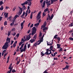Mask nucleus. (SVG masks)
Here are the masks:
<instances>
[{"mask_svg": "<svg viewBox=\"0 0 73 73\" xmlns=\"http://www.w3.org/2000/svg\"><path fill=\"white\" fill-rule=\"evenodd\" d=\"M56 54H57V52H55L54 53V55L55 56Z\"/></svg>", "mask_w": 73, "mask_h": 73, "instance_id": "nucleus-61", "label": "nucleus"}, {"mask_svg": "<svg viewBox=\"0 0 73 73\" xmlns=\"http://www.w3.org/2000/svg\"><path fill=\"white\" fill-rule=\"evenodd\" d=\"M25 50H24V49H21V53L22 52H25Z\"/></svg>", "mask_w": 73, "mask_h": 73, "instance_id": "nucleus-31", "label": "nucleus"}, {"mask_svg": "<svg viewBox=\"0 0 73 73\" xmlns=\"http://www.w3.org/2000/svg\"><path fill=\"white\" fill-rule=\"evenodd\" d=\"M30 38H31V36L28 37H27V40H29Z\"/></svg>", "mask_w": 73, "mask_h": 73, "instance_id": "nucleus-40", "label": "nucleus"}, {"mask_svg": "<svg viewBox=\"0 0 73 73\" xmlns=\"http://www.w3.org/2000/svg\"><path fill=\"white\" fill-rule=\"evenodd\" d=\"M42 33H41V32L40 33V34H39V39L40 40H38V41L37 42V43L38 44H40L41 42H42L43 41V36H42L41 37V36H42Z\"/></svg>", "mask_w": 73, "mask_h": 73, "instance_id": "nucleus-2", "label": "nucleus"}, {"mask_svg": "<svg viewBox=\"0 0 73 73\" xmlns=\"http://www.w3.org/2000/svg\"><path fill=\"white\" fill-rule=\"evenodd\" d=\"M22 9H23V11H24L25 9H27V8L25 5H23L22 8Z\"/></svg>", "mask_w": 73, "mask_h": 73, "instance_id": "nucleus-16", "label": "nucleus"}, {"mask_svg": "<svg viewBox=\"0 0 73 73\" xmlns=\"http://www.w3.org/2000/svg\"><path fill=\"white\" fill-rule=\"evenodd\" d=\"M3 18V17H0V21H1L2 19Z\"/></svg>", "mask_w": 73, "mask_h": 73, "instance_id": "nucleus-56", "label": "nucleus"}, {"mask_svg": "<svg viewBox=\"0 0 73 73\" xmlns=\"http://www.w3.org/2000/svg\"><path fill=\"white\" fill-rule=\"evenodd\" d=\"M19 8L20 9L18 12V15H20L22 14V13L23 12V10L22 9V8L21 7H19Z\"/></svg>", "mask_w": 73, "mask_h": 73, "instance_id": "nucleus-7", "label": "nucleus"}, {"mask_svg": "<svg viewBox=\"0 0 73 73\" xmlns=\"http://www.w3.org/2000/svg\"><path fill=\"white\" fill-rule=\"evenodd\" d=\"M62 50H63L62 48H60V49L59 51L60 52V51H62Z\"/></svg>", "mask_w": 73, "mask_h": 73, "instance_id": "nucleus-51", "label": "nucleus"}, {"mask_svg": "<svg viewBox=\"0 0 73 73\" xmlns=\"http://www.w3.org/2000/svg\"><path fill=\"white\" fill-rule=\"evenodd\" d=\"M3 4V2L2 1H0V6L2 5Z\"/></svg>", "mask_w": 73, "mask_h": 73, "instance_id": "nucleus-34", "label": "nucleus"}, {"mask_svg": "<svg viewBox=\"0 0 73 73\" xmlns=\"http://www.w3.org/2000/svg\"><path fill=\"white\" fill-rule=\"evenodd\" d=\"M7 21H5L4 23V25H7Z\"/></svg>", "mask_w": 73, "mask_h": 73, "instance_id": "nucleus-37", "label": "nucleus"}, {"mask_svg": "<svg viewBox=\"0 0 73 73\" xmlns=\"http://www.w3.org/2000/svg\"><path fill=\"white\" fill-rule=\"evenodd\" d=\"M8 13H4V15L5 16V18H7L8 17Z\"/></svg>", "mask_w": 73, "mask_h": 73, "instance_id": "nucleus-18", "label": "nucleus"}, {"mask_svg": "<svg viewBox=\"0 0 73 73\" xmlns=\"http://www.w3.org/2000/svg\"><path fill=\"white\" fill-rule=\"evenodd\" d=\"M39 44H38L37 43V42L36 43H35V44H33V46H36L37 45H39Z\"/></svg>", "mask_w": 73, "mask_h": 73, "instance_id": "nucleus-26", "label": "nucleus"}, {"mask_svg": "<svg viewBox=\"0 0 73 73\" xmlns=\"http://www.w3.org/2000/svg\"><path fill=\"white\" fill-rule=\"evenodd\" d=\"M48 16L47 18V20H48L49 19L50 20V16L49 15V14H48Z\"/></svg>", "mask_w": 73, "mask_h": 73, "instance_id": "nucleus-27", "label": "nucleus"}, {"mask_svg": "<svg viewBox=\"0 0 73 73\" xmlns=\"http://www.w3.org/2000/svg\"><path fill=\"white\" fill-rule=\"evenodd\" d=\"M28 1V5L29 6H31L32 4L31 2L32 1V0H27Z\"/></svg>", "mask_w": 73, "mask_h": 73, "instance_id": "nucleus-10", "label": "nucleus"}, {"mask_svg": "<svg viewBox=\"0 0 73 73\" xmlns=\"http://www.w3.org/2000/svg\"><path fill=\"white\" fill-rule=\"evenodd\" d=\"M46 4L47 5V7H48L49 6L51 5V3H49L48 1H46Z\"/></svg>", "mask_w": 73, "mask_h": 73, "instance_id": "nucleus-13", "label": "nucleus"}, {"mask_svg": "<svg viewBox=\"0 0 73 73\" xmlns=\"http://www.w3.org/2000/svg\"><path fill=\"white\" fill-rule=\"evenodd\" d=\"M37 34H35L34 36H33V38H35V39H31L30 40V42H31V43H33L35 41V39L36 38Z\"/></svg>", "mask_w": 73, "mask_h": 73, "instance_id": "nucleus-6", "label": "nucleus"}, {"mask_svg": "<svg viewBox=\"0 0 73 73\" xmlns=\"http://www.w3.org/2000/svg\"><path fill=\"white\" fill-rule=\"evenodd\" d=\"M45 4H46V1H43V5H45Z\"/></svg>", "mask_w": 73, "mask_h": 73, "instance_id": "nucleus-52", "label": "nucleus"}, {"mask_svg": "<svg viewBox=\"0 0 73 73\" xmlns=\"http://www.w3.org/2000/svg\"><path fill=\"white\" fill-rule=\"evenodd\" d=\"M24 44H22V45L21 46V47H20L19 48L20 50H21L22 49V48H23V46H24Z\"/></svg>", "mask_w": 73, "mask_h": 73, "instance_id": "nucleus-24", "label": "nucleus"}, {"mask_svg": "<svg viewBox=\"0 0 73 73\" xmlns=\"http://www.w3.org/2000/svg\"><path fill=\"white\" fill-rule=\"evenodd\" d=\"M45 54H45H44L42 52L41 53V55H42L41 57L44 56Z\"/></svg>", "mask_w": 73, "mask_h": 73, "instance_id": "nucleus-38", "label": "nucleus"}, {"mask_svg": "<svg viewBox=\"0 0 73 73\" xmlns=\"http://www.w3.org/2000/svg\"><path fill=\"white\" fill-rule=\"evenodd\" d=\"M26 49H27V45L26 44H25L24 46V49H24V50H25Z\"/></svg>", "mask_w": 73, "mask_h": 73, "instance_id": "nucleus-33", "label": "nucleus"}, {"mask_svg": "<svg viewBox=\"0 0 73 73\" xmlns=\"http://www.w3.org/2000/svg\"><path fill=\"white\" fill-rule=\"evenodd\" d=\"M7 54H8V53H5L4 55V57L5 58L6 57V56H7Z\"/></svg>", "mask_w": 73, "mask_h": 73, "instance_id": "nucleus-48", "label": "nucleus"}, {"mask_svg": "<svg viewBox=\"0 0 73 73\" xmlns=\"http://www.w3.org/2000/svg\"><path fill=\"white\" fill-rule=\"evenodd\" d=\"M6 50H3V52H3L4 53H5L6 52Z\"/></svg>", "mask_w": 73, "mask_h": 73, "instance_id": "nucleus-57", "label": "nucleus"}, {"mask_svg": "<svg viewBox=\"0 0 73 73\" xmlns=\"http://www.w3.org/2000/svg\"><path fill=\"white\" fill-rule=\"evenodd\" d=\"M31 47V44H28V48H30Z\"/></svg>", "mask_w": 73, "mask_h": 73, "instance_id": "nucleus-44", "label": "nucleus"}, {"mask_svg": "<svg viewBox=\"0 0 73 73\" xmlns=\"http://www.w3.org/2000/svg\"><path fill=\"white\" fill-rule=\"evenodd\" d=\"M16 72V71L15 70V69H13L12 71V73H15V72Z\"/></svg>", "mask_w": 73, "mask_h": 73, "instance_id": "nucleus-36", "label": "nucleus"}, {"mask_svg": "<svg viewBox=\"0 0 73 73\" xmlns=\"http://www.w3.org/2000/svg\"><path fill=\"white\" fill-rule=\"evenodd\" d=\"M25 11H23V15H21V17H24V16L25 15Z\"/></svg>", "mask_w": 73, "mask_h": 73, "instance_id": "nucleus-21", "label": "nucleus"}, {"mask_svg": "<svg viewBox=\"0 0 73 73\" xmlns=\"http://www.w3.org/2000/svg\"><path fill=\"white\" fill-rule=\"evenodd\" d=\"M69 39L70 40L73 41V38H72V37H70Z\"/></svg>", "mask_w": 73, "mask_h": 73, "instance_id": "nucleus-43", "label": "nucleus"}, {"mask_svg": "<svg viewBox=\"0 0 73 73\" xmlns=\"http://www.w3.org/2000/svg\"><path fill=\"white\" fill-rule=\"evenodd\" d=\"M7 41H8V43H9L10 42V38H7Z\"/></svg>", "mask_w": 73, "mask_h": 73, "instance_id": "nucleus-20", "label": "nucleus"}, {"mask_svg": "<svg viewBox=\"0 0 73 73\" xmlns=\"http://www.w3.org/2000/svg\"><path fill=\"white\" fill-rule=\"evenodd\" d=\"M57 39L58 40V43H59L61 40V38L59 37H58L57 38Z\"/></svg>", "mask_w": 73, "mask_h": 73, "instance_id": "nucleus-22", "label": "nucleus"}, {"mask_svg": "<svg viewBox=\"0 0 73 73\" xmlns=\"http://www.w3.org/2000/svg\"><path fill=\"white\" fill-rule=\"evenodd\" d=\"M57 48H61V47H60V46L61 45V44H57Z\"/></svg>", "mask_w": 73, "mask_h": 73, "instance_id": "nucleus-17", "label": "nucleus"}, {"mask_svg": "<svg viewBox=\"0 0 73 73\" xmlns=\"http://www.w3.org/2000/svg\"><path fill=\"white\" fill-rule=\"evenodd\" d=\"M53 41H52V42H51V41H50V42H48V43L49 44H48V41H47V45H48V46H50V45H52V43H53V42H52Z\"/></svg>", "mask_w": 73, "mask_h": 73, "instance_id": "nucleus-12", "label": "nucleus"}, {"mask_svg": "<svg viewBox=\"0 0 73 73\" xmlns=\"http://www.w3.org/2000/svg\"><path fill=\"white\" fill-rule=\"evenodd\" d=\"M58 36V35H56L54 36V39L57 38Z\"/></svg>", "mask_w": 73, "mask_h": 73, "instance_id": "nucleus-35", "label": "nucleus"}, {"mask_svg": "<svg viewBox=\"0 0 73 73\" xmlns=\"http://www.w3.org/2000/svg\"><path fill=\"white\" fill-rule=\"evenodd\" d=\"M3 5H2L1 6V7L0 8V10L1 11L3 10Z\"/></svg>", "mask_w": 73, "mask_h": 73, "instance_id": "nucleus-30", "label": "nucleus"}, {"mask_svg": "<svg viewBox=\"0 0 73 73\" xmlns=\"http://www.w3.org/2000/svg\"><path fill=\"white\" fill-rule=\"evenodd\" d=\"M48 10H49L48 9V8H47L45 9L44 10V12H46L48 11Z\"/></svg>", "mask_w": 73, "mask_h": 73, "instance_id": "nucleus-32", "label": "nucleus"}, {"mask_svg": "<svg viewBox=\"0 0 73 73\" xmlns=\"http://www.w3.org/2000/svg\"><path fill=\"white\" fill-rule=\"evenodd\" d=\"M30 31H31V30H29L28 31V32H27L28 33V34L29 33H30Z\"/></svg>", "mask_w": 73, "mask_h": 73, "instance_id": "nucleus-63", "label": "nucleus"}, {"mask_svg": "<svg viewBox=\"0 0 73 73\" xmlns=\"http://www.w3.org/2000/svg\"><path fill=\"white\" fill-rule=\"evenodd\" d=\"M53 46H51L50 47V50H49V48H48L46 49V52H45V54L46 55H48L50 54H51V50H52L53 48Z\"/></svg>", "mask_w": 73, "mask_h": 73, "instance_id": "nucleus-1", "label": "nucleus"}, {"mask_svg": "<svg viewBox=\"0 0 73 73\" xmlns=\"http://www.w3.org/2000/svg\"><path fill=\"white\" fill-rule=\"evenodd\" d=\"M33 27V24H32V25H31L30 26V28H32V27Z\"/></svg>", "mask_w": 73, "mask_h": 73, "instance_id": "nucleus-50", "label": "nucleus"}, {"mask_svg": "<svg viewBox=\"0 0 73 73\" xmlns=\"http://www.w3.org/2000/svg\"><path fill=\"white\" fill-rule=\"evenodd\" d=\"M46 24V21H45L44 22L43 25H42L41 27V28H40V29H42L43 28V31L44 32H45L46 31V30H47L48 29V27H45Z\"/></svg>", "mask_w": 73, "mask_h": 73, "instance_id": "nucleus-3", "label": "nucleus"}, {"mask_svg": "<svg viewBox=\"0 0 73 73\" xmlns=\"http://www.w3.org/2000/svg\"><path fill=\"white\" fill-rule=\"evenodd\" d=\"M25 41V40H24V39L23 38H22V39H21V42H24Z\"/></svg>", "mask_w": 73, "mask_h": 73, "instance_id": "nucleus-53", "label": "nucleus"}, {"mask_svg": "<svg viewBox=\"0 0 73 73\" xmlns=\"http://www.w3.org/2000/svg\"><path fill=\"white\" fill-rule=\"evenodd\" d=\"M12 64L11 63V65H10V66H9V69H10V68H11V67H12Z\"/></svg>", "mask_w": 73, "mask_h": 73, "instance_id": "nucleus-41", "label": "nucleus"}, {"mask_svg": "<svg viewBox=\"0 0 73 73\" xmlns=\"http://www.w3.org/2000/svg\"><path fill=\"white\" fill-rule=\"evenodd\" d=\"M51 1V4H52L54 2L58 1V0H50Z\"/></svg>", "mask_w": 73, "mask_h": 73, "instance_id": "nucleus-15", "label": "nucleus"}, {"mask_svg": "<svg viewBox=\"0 0 73 73\" xmlns=\"http://www.w3.org/2000/svg\"><path fill=\"white\" fill-rule=\"evenodd\" d=\"M9 44L7 42H6L3 46L2 47V48L3 49H6L9 47Z\"/></svg>", "mask_w": 73, "mask_h": 73, "instance_id": "nucleus-4", "label": "nucleus"}, {"mask_svg": "<svg viewBox=\"0 0 73 73\" xmlns=\"http://www.w3.org/2000/svg\"><path fill=\"white\" fill-rule=\"evenodd\" d=\"M53 17H50V20H52V19H53Z\"/></svg>", "mask_w": 73, "mask_h": 73, "instance_id": "nucleus-64", "label": "nucleus"}, {"mask_svg": "<svg viewBox=\"0 0 73 73\" xmlns=\"http://www.w3.org/2000/svg\"><path fill=\"white\" fill-rule=\"evenodd\" d=\"M37 29L35 27H33V31L31 33V35H33L36 33Z\"/></svg>", "mask_w": 73, "mask_h": 73, "instance_id": "nucleus-5", "label": "nucleus"}, {"mask_svg": "<svg viewBox=\"0 0 73 73\" xmlns=\"http://www.w3.org/2000/svg\"><path fill=\"white\" fill-rule=\"evenodd\" d=\"M45 5H44L43 4V5H42V8H44L45 7Z\"/></svg>", "mask_w": 73, "mask_h": 73, "instance_id": "nucleus-62", "label": "nucleus"}, {"mask_svg": "<svg viewBox=\"0 0 73 73\" xmlns=\"http://www.w3.org/2000/svg\"><path fill=\"white\" fill-rule=\"evenodd\" d=\"M3 27H1V31H2L3 30Z\"/></svg>", "mask_w": 73, "mask_h": 73, "instance_id": "nucleus-54", "label": "nucleus"}, {"mask_svg": "<svg viewBox=\"0 0 73 73\" xmlns=\"http://www.w3.org/2000/svg\"><path fill=\"white\" fill-rule=\"evenodd\" d=\"M11 32V31H9L8 33V36H9L10 35Z\"/></svg>", "mask_w": 73, "mask_h": 73, "instance_id": "nucleus-45", "label": "nucleus"}, {"mask_svg": "<svg viewBox=\"0 0 73 73\" xmlns=\"http://www.w3.org/2000/svg\"><path fill=\"white\" fill-rule=\"evenodd\" d=\"M15 30V28H13V29H12L11 30V31H13Z\"/></svg>", "mask_w": 73, "mask_h": 73, "instance_id": "nucleus-55", "label": "nucleus"}, {"mask_svg": "<svg viewBox=\"0 0 73 73\" xmlns=\"http://www.w3.org/2000/svg\"><path fill=\"white\" fill-rule=\"evenodd\" d=\"M69 65L68 66V65H66V67L62 68V69L63 70H64L66 69V70H68L69 69Z\"/></svg>", "mask_w": 73, "mask_h": 73, "instance_id": "nucleus-9", "label": "nucleus"}, {"mask_svg": "<svg viewBox=\"0 0 73 73\" xmlns=\"http://www.w3.org/2000/svg\"><path fill=\"white\" fill-rule=\"evenodd\" d=\"M13 47L14 48H15L16 46V44H14L13 45Z\"/></svg>", "mask_w": 73, "mask_h": 73, "instance_id": "nucleus-59", "label": "nucleus"}, {"mask_svg": "<svg viewBox=\"0 0 73 73\" xmlns=\"http://www.w3.org/2000/svg\"><path fill=\"white\" fill-rule=\"evenodd\" d=\"M14 42V41L13 40H12V41H11V45H12V44H13V42Z\"/></svg>", "mask_w": 73, "mask_h": 73, "instance_id": "nucleus-58", "label": "nucleus"}, {"mask_svg": "<svg viewBox=\"0 0 73 73\" xmlns=\"http://www.w3.org/2000/svg\"><path fill=\"white\" fill-rule=\"evenodd\" d=\"M11 25L12 26L13 25H14V23L12 22L11 23Z\"/></svg>", "mask_w": 73, "mask_h": 73, "instance_id": "nucleus-49", "label": "nucleus"}, {"mask_svg": "<svg viewBox=\"0 0 73 73\" xmlns=\"http://www.w3.org/2000/svg\"><path fill=\"white\" fill-rule=\"evenodd\" d=\"M23 23H22L21 24V29H23Z\"/></svg>", "mask_w": 73, "mask_h": 73, "instance_id": "nucleus-28", "label": "nucleus"}, {"mask_svg": "<svg viewBox=\"0 0 73 73\" xmlns=\"http://www.w3.org/2000/svg\"><path fill=\"white\" fill-rule=\"evenodd\" d=\"M41 11L39 12L38 14V15H37L36 17V18L38 20L39 19H40L41 18L40 15H41Z\"/></svg>", "mask_w": 73, "mask_h": 73, "instance_id": "nucleus-8", "label": "nucleus"}, {"mask_svg": "<svg viewBox=\"0 0 73 73\" xmlns=\"http://www.w3.org/2000/svg\"><path fill=\"white\" fill-rule=\"evenodd\" d=\"M28 3V2L27 1H26L24 3L21 4V5L22 6H23V5H27Z\"/></svg>", "mask_w": 73, "mask_h": 73, "instance_id": "nucleus-14", "label": "nucleus"}, {"mask_svg": "<svg viewBox=\"0 0 73 73\" xmlns=\"http://www.w3.org/2000/svg\"><path fill=\"white\" fill-rule=\"evenodd\" d=\"M16 7L14 8L13 9H12L13 11H15V10H16Z\"/></svg>", "mask_w": 73, "mask_h": 73, "instance_id": "nucleus-47", "label": "nucleus"}, {"mask_svg": "<svg viewBox=\"0 0 73 73\" xmlns=\"http://www.w3.org/2000/svg\"><path fill=\"white\" fill-rule=\"evenodd\" d=\"M20 60H19L17 62V65H18L20 63Z\"/></svg>", "mask_w": 73, "mask_h": 73, "instance_id": "nucleus-46", "label": "nucleus"}, {"mask_svg": "<svg viewBox=\"0 0 73 73\" xmlns=\"http://www.w3.org/2000/svg\"><path fill=\"white\" fill-rule=\"evenodd\" d=\"M33 17V14L32 12L31 13V15H30V19H32V17Z\"/></svg>", "mask_w": 73, "mask_h": 73, "instance_id": "nucleus-25", "label": "nucleus"}, {"mask_svg": "<svg viewBox=\"0 0 73 73\" xmlns=\"http://www.w3.org/2000/svg\"><path fill=\"white\" fill-rule=\"evenodd\" d=\"M46 15V14H45L44 12L43 13L42 16H43V17Z\"/></svg>", "mask_w": 73, "mask_h": 73, "instance_id": "nucleus-39", "label": "nucleus"}, {"mask_svg": "<svg viewBox=\"0 0 73 73\" xmlns=\"http://www.w3.org/2000/svg\"><path fill=\"white\" fill-rule=\"evenodd\" d=\"M13 66H12L9 69H10V70L8 71L7 72V73H11L13 70Z\"/></svg>", "mask_w": 73, "mask_h": 73, "instance_id": "nucleus-11", "label": "nucleus"}, {"mask_svg": "<svg viewBox=\"0 0 73 73\" xmlns=\"http://www.w3.org/2000/svg\"><path fill=\"white\" fill-rule=\"evenodd\" d=\"M19 17V16L18 15H16L14 18V20H16L17 17Z\"/></svg>", "mask_w": 73, "mask_h": 73, "instance_id": "nucleus-19", "label": "nucleus"}, {"mask_svg": "<svg viewBox=\"0 0 73 73\" xmlns=\"http://www.w3.org/2000/svg\"><path fill=\"white\" fill-rule=\"evenodd\" d=\"M17 41H16L14 43V44H16H16H17Z\"/></svg>", "mask_w": 73, "mask_h": 73, "instance_id": "nucleus-60", "label": "nucleus"}, {"mask_svg": "<svg viewBox=\"0 0 73 73\" xmlns=\"http://www.w3.org/2000/svg\"><path fill=\"white\" fill-rule=\"evenodd\" d=\"M69 27H72L73 26V23H72L70 24L68 26Z\"/></svg>", "mask_w": 73, "mask_h": 73, "instance_id": "nucleus-29", "label": "nucleus"}, {"mask_svg": "<svg viewBox=\"0 0 73 73\" xmlns=\"http://www.w3.org/2000/svg\"><path fill=\"white\" fill-rule=\"evenodd\" d=\"M40 25V23H37L35 24L34 26H36V27H37L38 26V25Z\"/></svg>", "mask_w": 73, "mask_h": 73, "instance_id": "nucleus-23", "label": "nucleus"}, {"mask_svg": "<svg viewBox=\"0 0 73 73\" xmlns=\"http://www.w3.org/2000/svg\"><path fill=\"white\" fill-rule=\"evenodd\" d=\"M23 42H21L19 43V46H21L22 44L23 43Z\"/></svg>", "mask_w": 73, "mask_h": 73, "instance_id": "nucleus-42", "label": "nucleus"}]
</instances>
